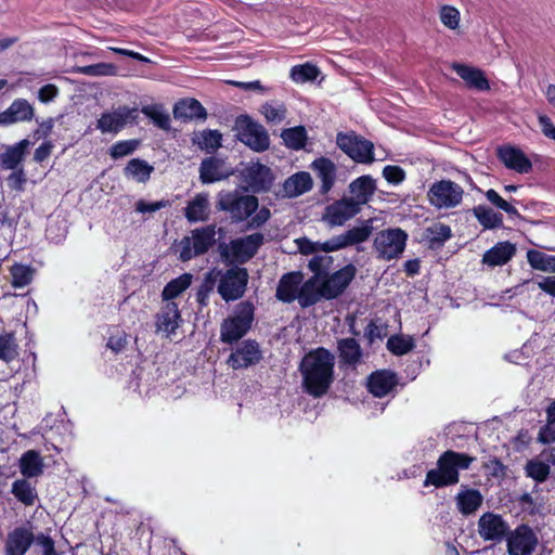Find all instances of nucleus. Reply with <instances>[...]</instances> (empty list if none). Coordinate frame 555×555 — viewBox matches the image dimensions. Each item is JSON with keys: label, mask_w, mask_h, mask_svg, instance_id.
I'll use <instances>...</instances> for the list:
<instances>
[{"label": "nucleus", "mask_w": 555, "mask_h": 555, "mask_svg": "<svg viewBox=\"0 0 555 555\" xmlns=\"http://www.w3.org/2000/svg\"><path fill=\"white\" fill-rule=\"evenodd\" d=\"M335 357L324 347H318L304 356L299 363L302 388L313 398L326 395L335 379Z\"/></svg>", "instance_id": "nucleus-1"}, {"label": "nucleus", "mask_w": 555, "mask_h": 555, "mask_svg": "<svg viewBox=\"0 0 555 555\" xmlns=\"http://www.w3.org/2000/svg\"><path fill=\"white\" fill-rule=\"evenodd\" d=\"M475 460L467 453L447 450L439 455L437 467L426 473L423 486L437 489L454 486L460 481V470L468 469Z\"/></svg>", "instance_id": "nucleus-2"}, {"label": "nucleus", "mask_w": 555, "mask_h": 555, "mask_svg": "<svg viewBox=\"0 0 555 555\" xmlns=\"http://www.w3.org/2000/svg\"><path fill=\"white\" fill-rule=\"evenodd\" d=\"M254 320V304L249 300L241 301L235 306L233 315L222 321L220 326V340L228 345L237 343L251 328Z\"/></svg>", "instance_id": "nucleus-3"}, {"label": "nucleus", "mask_w": 555, "mask_h": 555, "mask_svg": "<svg viewBox=\"0 0 555 555\" xmlns=\"http://www.w3.org/2000/svg\"><path fill=\"white\" fill-rule=\"evenodd\" d=\"M263 244L261 233H253L241 238H235L230 244L221 243L219 253L222 261L228 266H237L248 262Z\"/></svg>", "instance_id": "nucleus-4"}, {"label": "nucleus", "mask_w": 555, "mask_h": 555, "mask_svg": "<svg viewBox=\"0 0 555 555\" xmlns=\"http://www.w3.org/2000/svg\"><path fill=\"white\" fill-rule=\"evenodd\" d=\"M236 139L257 153L266 152L270 147V135L267 129L247 114L238 115L234 120Z\"/></svg>", "instance_id": "nucleus-5"}, {"label": "nucleus", "mask_w": 555, "mask_h": 555, "mask_svg": "<svg viewBox=\"0 0 555 555\" xmlns=\"http://www.w3.org/2000/svg\"><path fill=\"white\" fill-rule=\"evenodd\" d=\"M215 276L218 280L217 292L225 302L238 300L245 295L249 280L246 268L231 266L224 271H215Z\"/></svg>", "instance_id": "nucleus-6"}, {"label": "nucleus", "mask_w": 555, "mask_h": 555, "mask_svg": "<svg viewBox=\"0 0 555 555\" xmlns=\"http://www.w3.org/2000/svg\"><path fill=\"white\" fill-rule=\"evenodd\" d=\"M216 244V225L209 224L191 231L179 242V259L186 262L208 253Z\"/></svg>", "instance_id": "nucleus-7"}, {"label": "nucleus", "mask_w": 555, "mask_h": 555, "mask_svg": "<svg viewBox=\"0 0 555 555\" xmlns=\"http://www.w3.org/2000/svg\"><path fill=\"white\" fill-rule=\"evenodd\" d=\"M259 202L255 195L241 194L237 191L219 194L217 208L229 214L233 222H242L258 209Z\"/></svg>", "instance_id": "nucleus-8"}, {"label": "nucleus", "mask_w": 555, "mask_h": 555, "mask_svg": "<svg viewBox=\"0 0 555 555\" xmlns=\"http://www.w3.org/2000/svg\"><path fill=\"white\" fill-rule=\"evenodd\" d=\"M336 144L356 163L371 164L375 159L374 144L370 140L358 135L354 131L338 132Z\"/></svg>", "instance_id": "nucleus-9"}, {"label": "nucleus", "mask_w": 555, "mask_h": 555, "mask_svg": "<svg viewBox=\"0 0 555 555\" xmlns=\"http://www.w3.org/2000/svg\"><path fill=\"white\" fill-rule=\"evenodd\" d=\"M408 237V233L401 228H388L376 234L373 247L378 253V258L389 261L404 251Z\"/></svg>", "instance_id": "nucleus-10"}, {"label": "nucleus", "mask_w": 555, "mask_h": 555, "mask_svg": "<svg viewBox=\"0 0 555 555\" xmlns=\"http://www.w3.org/2000/svg\"><path fill=\"white\" fill-rule=\"evenodd\" d=\"M463 195L464 190L460 184L446 179L434 182L427 192L430 205L439 209L459 206L462 203Z\"/></svg>", "instance_id": "nucleus-11"}, {"label": "nucleus", "mask_w": 555, "mask_h": 555, "mask_svg": "<svg viewBox=\"0 0 555 555\" xmlns=\"http://www.w3.org/2000/svg\"><path fill=\"white\" fill-rule=\"evenodd\" d=\"M505 540L508 555H531L539 543L535 532L527 524L509 529Z\"/></svg>", "instance_id": "nucleus-12"}, {"label": "nucleus", "mask_w": 555, "mask_h": 555, "mask_svg": "<svg viewBox=\"0 0 555 555\" xmlns=\"http://www.w3.org/2000/svg\"><path fill=\"white\" fill-rule=\"evenodd\" d=\"M138 109L127 105L118 106L113 112H104L96 120V128L102 133H118L128 122H133L138 118Z\"/></svg>", "instance_id": "nucleus-13"}, {"label": "nucleus", "mask_w": 555, "mask_h": 555, "mask_svg": "<svg viewBox=\"0 0 555 555\" xmlns=\"http://www.w3.org/2000/svg\"><path fill=\"white\" fill-rule=\"evenodd\" d=\"M360 211L361 209L352 199H348L344 196L325 206L322 214V221L330 228L341 227Z\"/></svg>", "instance_id": "nucleus-14"}, {"label": "nucleus", "mask_w": 555, "mask_h": 555, "mask_svg": "<svg viewBox=\"0 0 555 555\" xmlns=\"http://www.w3.org/2000/svg\"><path fill=\"white\" fill-rule=\"evenodd\" d=\"M357 274V268L352 263H348L339 270L328 273L326 278L321 280L327 300H333L341 296L351 284Z\"/></svg>", "instance_id": "nucleus-15"}, {"label": "nucleus", "mask_w": 555, "mask_h": 555, "mask_svg": "<svg viewBox=\"0 0 555 555\" xmlns=\"http://www.w3.org/2000/svg\"><path fill=\"white\" fill-rule=\"evenodd\" d=\"M262 359V351L255 339H246L231 352L227 363L233 370H243L258 364Z\"/></svg>", "instance_id": "nucleus-16"}, {"label": "nucleus", "mask_w": 555, "mask_h": 555, "mask_svg": "<svg viewBox=\"0 0 555 555\" xmlns=\"http://www.w3.org/2000/svg\"><path fill=\"white\" fill-rule=\"evenodd\" d=\"M508 531V524L499 514L487 512L478 520V533L485 541L501 542Z\"/></svg>", "instance_id": "nucleus-17"}, {"label": "nucleus", "mask_w": 555, "mask_h": 555, "mask_svg": "<svg viewBox=\"0 0 555 555\" xmlns=\"http://www.w3.org/2000/svg\"><path fill=\"white\" fill-rule=\"evenodd\" d=\"M399 384L397 374L390 370H377L367 376L366 388L375 398H384Z\"/></svg>", "instance_id": "nucleus-18"}, {"label": "nucleus", "mask_w": 555, "mask_h": 555, "mask_svg": "<svg viewBox=\"0 0 555 555\" xmlns=\"http://www.w3.org/2000/svg\"><path fill=\"white\" fill-rule=\"evenodd\" d=\"M181 322L182 317L177 302H164L155 314L156 332L164 333L167 337L176 333Z\"/></svg>", "instance_id": "nucleus-19"}, {"label": "nucleus", "mask_w": 555, "mask_h": 555, "mask_svg": "<svg viewBox=\"0 0 555 555\" xmlns=\"http://www.w3.org/2000/svg\"><path fill=\"white\" fill-rule=\"evenodd\" d=\"M35 542V535L29 528L16 527L7 535L4 555H25Z\"/></svg>", "instance_id": "nucleus-20"}, {"label": "nucleus", "mask_w": 555, "mask_h": 555, "mask_svg": "<svg viewBox=\"0 0 555 555\" xmlns=\"http://www.w3.org/2000/svg\"><path fill=\"white\" fill-rule=\"evenodd\" d=\"M245 181L255 193L268 192L273 185L274 176L271 168L256 163L246 168Z\"/></svg>", "instance_id": "nucleus-21"}, {"label": "nucleus", "mask_w": 555, "mask_h": 555, "mask_svg": "<svg viewBox=\"0 0 555 555\" xmlns=\"http://www.w3.org/2000/svg\"><path fill=\"white\" fill-rule=\"evenodd\" d=\"M304 274L301 271H291L283 274L278 283L275 297L285 304L298 299L299 288L302 284Z\"/></svg>", "instance_id": "nucleus-22"}, {"label": "nucleus", "mask_w": 555, "mask_h": 555, "mask_svg": "<svg viewBox=\"0 0 555 555\" xmlns=\"http://www.w3.org/2000/svg\"><path fill=\"white\" fill-rule=\"evenodd\" d=\"M498 157L506 168L518 173H529L532 170L531 160L518 147L501 146L498 150Z\"/></svg>", "instance_id": "nucleus-23"}, {"label": "nucleus", "mask_w": 555, "mask_h": 555, "mask_svg": "<svg viewBox=\"0 0 555 555\" xmlns=\"http://www.w3.org/2000/svg\"><path fill=\"white\" fill-rule=\"evenodd\" d=\"M452 69L465 81L468 89L477 91L490 90L489 79L482 69L462 63H453Z\"/></svg>", "instance_id": "nucleus-24"}, {"label": "nucleus", "mask_w": 555, "mask_h": 555, "mask_svg": "<svg viewBox=\"0 0 555 555\" xmlns=\"http://www.w3.org/2000/svg\"><path fill=\"white\" fill-rule=\"evenodd\" d=\"M373 232L372 220L369 219L361 227H353L345 233L333 236L332 243L336 250L366 242Z\"/></svg>", "instance_id": "nucleus-25"}, {"label": "nucleus", "mask_w": 555, "mask_h": 555, "mask_svg": "<svg viewBox=\"0 0 555 555\" xmlns=\"http://www.w3.org/2000/svg\"><path fill=\"white\" fill-rule=\"evenodd\" d=\"M173 118L183 122L194 119L205 120L207 111L202 103L194 98L179 100L172 109Z\"/></svg>", "instance_id": "nucleus-26"}, {"label": "nucleus", "mask_w": 555, "mask_h": 555, "mask_svg": "<svg viewBox=\"0 0 555 555\" xmlns=\"http://www.w3.org/2000/svg\"><path fill=\"white\" fill-rule=\"evenodd\" d=\"M348 190L351 196L347 198L352 199L362 209V206L367 204L374 195L376 183L371 176L364 175L351 181Z\"/></svg>", "instance_id": "nucleus-27"}, {"label": "nucleus", "mask_w": 555, "mask_h": 555, "mask_svg": "<svg viewBox=\"0 0 555 555\" xmlns=\"http://www.w3.org/2000/svg\"><path fill=\"white\" fill-rule=\"evenodd\" d=\"M30 145L29 140L23 139L13 145H8L0 154V168L14 170L23 168V162Z\"/></svg>", "instance_id": "nucleus-28"}, {"label": "nucleus", "mask_w": 555, "mask_h": 555, "mask_svg": "<svg viewBox=\"0 0 555 555\" xmlns=\"http://www.w3.org/2000/svg\"><path fill=\"white\" fill-rule=\"evenodd\" d=\"M321 280L310 276L304 281L299 288L298 304L301 308H309L318 304L321 299L327 300V294Z\"/></svg>", "instance_id": "nucleus-29"}, {"label": "nucleus", "mask_w": 555, "mask_h": 555, "mask_svg": "<svg viewBox=\"0 0 555 555\" xmlns=\"http://www.w3.org/2000/svg\"><path fill=\"white\" fill-rule=\"evenodd\" d=\"M311 168L315 171L317 177L321 180L320 194L326 195L335 184L336 166L327 157H319L311 164Z\"/></svg>", "instance_id": "nucleus-30"}, {"label": "nucleus", "mask_w": 555, "mask_h": 555, "mask_svg": "<svg viewBox=\"0 0 555 555\" xmlns=\"http://www.w3.org/2000/svg\"><path fill=\"white\" fill-rule=\"evenodd\" d=\"M517 248L514 243L503 241L496 243L488 249L482 256V262L490 267L506 264L516 254Z\"/></svg>", "instance_id": "nucleus-31"}, {"label": "nucleus", "mask_w": 555, "mask_h": 555, "mask_svg": "<svg viewBox=\"0 0 555 555\" xmlns=\"http://www.w3.org/2000/svg\"><path fill=\"white\" fill-rule=\"evenodd\" d=\"M337 351L340 364L347 366H356L363 356L362 348L354 337L338 339Z\"/></svg>", "instance_id": "nucleus-32"}, {"label": "nucleus", "mask_w": 555, "mask_h": 555, "mask_svg": "<svg viewBox=\"0 0 555 555\" xmlns=\"http://www.w3.org/2000/svg\"><path fill=\"white\" fill-rule=\"evenodd\" d=\"M451 237V227L441 222H437L425 228L423 232V241L427 243V246L430 249L441 248Z\"/></svg>", "instance_id": "nucleus-33"}, {"label": "nucleus", "mask_w": 555, "mask_h": 555, "mask_svg": "<svg viewBox=\"0 0 555 555\" xmlns=\"http://www.w3.org/2000/svg\"><path fill=\"white\" fill-rule=\"evenodd\" d=\"M3 117L8 125L30 121L34 118V108L25 99H16L4 111Z\"/></svg>", "instance_id": "nucleus-34"}, {"label": "nucleus", "mask_w": 555, "mask_h": 555, "mask_svg": "<svg viewBox=\"0 0 555 555\" xmlns=\"http://www.w3.org/2000/svg\"><path fill=\"white\" fill-rule=\"evenodd\" d=\"M44 463L36 450L24 452L20 459V472L25 478H36L43 474Z\"/></svg>", "instance_id": "nucleus-35"}, {"label": "nucleus", "mask_w": 555, "mask_h": 555, "mask_svg": "<svg viewBox=\"0 0 555 555\" xmlns=\"http://www.w3.org/2000/svg\"><path fill=\"white\" fill-rule=\"evenodd\" d=\"M223 160L215 156L204 158L199 167V179L204 184H210L228 177L222 172Z\"/></svg>", "instance_id": "nucleus-36"}, {"label": "nucleus", "mask_w": 555, "mask_h": 555, "mask_svg": "<svg viewBox=\"0 0 555 555\" xmlns=\"http://www.w3.org/2000/svg\"><path fill=\"white\" fill-rule=\"evenodd\" d=\"M184 217L191 223L206 221L209 218V202L206 194L198 193L184 208Z\"/></svg>", "instance_id": "nucleus-37"}, {"label": "nucleus", "mask_w": 555, "mask_h": 555, "mask_svg": "<svg viewBox=\"0 0 555 555\" xmlns=\"http://www.w3.org/2000/svg\"><path fill=\"white\" fill-rule=\"evenodd\" d=\"M455 501L459 512L464 516H468L482 505L483 498L479 490L466 489L456 494Z\"/></svg>", "instance_id": "nucleus-38"}, {"label": "nucleus", "mask_w": 555, "mask_h": 555, "mask_svg": "<svg viewBox=\"0 0 555 555\" xmlns=\"http://www.w3.org/2000/svg\"><path fill=\"white\" fill-rule=\"evenodd\" d=\"M154 167L141 158H132L124 168V176L127 179H133L139 183H145L150 180Z\"/></svg>", "instance_id": "nucleus-39"}, {"label": "nucleus", "mask_w": 555, "mask_h": 555, "mask_svg": "<svg viewBox=\"0 0 555 555\" xmlns=\"http://www.w3.org/2000/svg\"><path fill=\"white\" fill-rule=\"evenodd\" d=\"M313 186V181L309 172L298 171L286 179L284 183L285 191L291 196H298L308 191Z\"/></svg>", "instance_id": "nucleus-40"}, {"label": "nucleus", "mask_w": 555, "mask_h": 555, "mask_svg": "<svg viewBox=\"0 0 555 555\" xmlns=\"http://www.w3.org/2000/svg\"><path fill=\"white\" fill-rule=\"evenodd\" d=\"M192 283V275L190 273H183L176 279L169 281L163 292L162 299L164 302H175L173 299L179 297L185 292Z\"/></svg>", "instance_id": "nucleus-41"}, {"label": "nucleus", "mask_w": 555, "mask_h": 555, "mask_svg": "<svg viewBox=\"0 0 555 555\" xmlns=\"http://www.w3.org/2000/svg\"><path fill=\"white\" fill-rule=\"evenodd\" d=\"M29 478L16 479L12 483L11 492L16 498L17 501L23 503L26 506H31L35 504L38 495L36 488L31 486L28 481Z\"/></svg>", "instance_id": "nucleus-42"}, {"label": "nucleus", "mask_w": 555, "mask_h": 555, "mask_svg": "<svg viewBox=\"0 0 555 555\" xmlns=\"http://www.w3.org/2000/svg\"><path fill=\"white\" fill-rule=\"evenodd\" d=\"M474 216L485 229H496L503 227V216L492 208L478 205L473 208Z\"/></svg>", "instance_id": "nucleus-43"}, {"label": "nucleus", "mask_w": 555, "mask_h": 555, "mask_svg": "<svg viewBox=\"0 0 555 555\" xmlns=\"http://www.w3.org/2000/svg\"><path fill=\"white\" fill-rule=\"evenodd\" d=\"M527 260L534 270L555 273V256L547 255L537 249L527 251Z\"/></svg>", "instance_id": "nucleus-44"}, {"label": "nucleus", "mask_w": 555, "mask_h": 555, "mask_svg": "<svg viewBox=\"0 0 555 555\" xmlns=\"http://www.w3.org/2000/svg\"><path fill=\"white\" fill-rule=\"evenodd\" d=\"M281 138L287 147L299 151L306 146L307 131L304 126L286 128L282 131Z\"/></svg>", "instance_id": "nucleus-45"}, {"label": "nucleus", "mask_w": 555, "mask_h": 555, "mask_svg": "<svg viewBox=\"0 0 555 555\" xmlns=\"http://www.w3.org/2000/svg\"><path fill=\"white\" fill-rule=\"evenodd\" d=\"M10 274L12 276V286L14 288H22L31 283L35 270L30 266L14 263L10 268Z\"/></svg>", "instance_id": "nucleus-46"}, {"label": "nucleus", "mask_w": 555, "mask_h": 555, "mask_svg": "<svg viewBox=\"0 0 555 555\" xmlns=\"http://www.w3.org/2000/svg\"><path fill=\"white\" fill-rule=\"evenodd\" d=\"M415 348L414 338L395 334L387 340V349L395 356H404Z\"/></svg>", "instance_id": "nucleus-47"}, {"label": "nucleus", "mask_w": 555, "mask_h": 555, "mask_svg": "<svg viewBox=\"0 0 555 555\" xmlns=\"http://www.w3.org/2000/svg\"><path fill=\"white\" fill-rule=\"evenodd\" d=\"M259 112L268 124H280L287 116V108L284 103L266 102L261 105Z\"/></svg>", "instance_id": "nucleus-48"}, {"label": "nucleus", "mask_w": 555, "mask_h": 555, "mask_svg": "<svg viewBox=\"0 0 555 555\" xmlns=\"http://www.w3.org/2000/svg\"><path fill=\"white\" fill-rule=\"evenodd\" d=\"M334 259L332 256H313L309 262L308 268L313 273V278L318 280H323L327 276L331 269L333 268Z\"/></svg>", "instance_id": "nucleus-49"}, {"label": "nucleus", "mask_w": 555, "mask_h": 555, "mask_svg": "<svg viewBox=\"0 0 555 555\" xmlns=\"http://www.w3.org/2000/svg\"><path fill=\"white\" fill-rule=\"evenodd\" d=\"M525 473L527 477L532 478L538 483H542L547 480L551 468L548 464L540 460L532 459L527 462Z\"/></svg>", "instance_id": "nucleus-50"}, {"label": "nucleus", "mask_w": 555, "mask_h": 555, "mask_svg": "<svg viewBox=\"0 0 555 555\" xmlns=\"http://www.w3.org/2000/svg\"><path fill=\"white\" fill-rule=\"evenodd\" d=\"M142 114L150 118L155 126L163 130L170 129V117L165 113L160 105H145L141 109Z\"/></svg>", "instance_id": "nucleus-51"}, {"label": "nucleus", "mask_w": 555, "mask_h": 555, "mask_svg": "<svg viewBox=\"0 0 555 555\" xmlns=\"http://www.w3.org/2000/svg\"><path fill=\"white\" fill-rule=\"evenodd\" d=\"M319 74V68L311 63L296 65L291 69V78L297 83L313 81L318 78Z\"/></svg>", "instance_id": "nucleus-52"}, {"label": "nucleus", "mask_w": 555, "mask_h": 555, "mask_svg": "<svg viewBox=\"0 0 555 555\" xmlns=\"http://www.w3.org/2000/svg\"><path fill=\"white\" fill-rule=\"evenodd\" d=\"M18 356V346L13 333L0 334V360L9 363Z\"/></svg>", "instance_id": "nucleus-53"}, {"label": "nucleus", "mask_w": 555, "mask_h": 555, "mask_svg": "<svg viewBox=\"0 0 555 555\" xmlns=\"http://www.w3.org/2000/svg\"><path fill=\"white\" fill-rule=\"evenodd\" d=\"M217 282L215 271H210L205 274L203 282L198 286L195 297L196 301L202 307H206L209 302V295L214 292Z\"/></svg>", "instance_id": "nucleus-54"}, {"label": "nucleus", "mask_w": 555, "mask_h": 555, "mask_svg": "<svg viewBox=\"0 0 555 555\" xmlns=\"http://www.w3.org/2000/svg\"><path fill=\"white\" fill-rule=\"evenodd\" d=\"M141 141L138 139L117 141L109 147V156L113 159H119L131 155L134 151L138 150Z\"/></svg>", "instance_id": "nucleus-55"}, {"label": "nucleus", "mask_w": 555, "mask_h": 555, "mask_svg": "<svg viewBox=\"0 0 555 555\" xmlns=\"http://www.w3.org/2000/svg\"><path fill=\"white\" fill-rule=\"evenodd\" d=\"M75 72L78 74L92 77L112 76L116 74V66L112 63H96L91 65L78 66L76 67Z\"/></svg>", "instance_id": "nucleus-56"}, {"label": "nucleus", "mask_w": 555, "mask_h": 555, "mask_svg": "<svg viewBox=\"0 0 555 555\" xmlns=\"http://www.w3.org/2000/svg\"><path fill=\"white\" fill-rule=\"evenodd\" d=\"M388 334V326L380 319H371L364 328V337L369 344H373L375 339H383Z\"/></svg>", "instance_id": "nucleus-57"}, {"label": "nucleus", "mask_w": 555, "mask_h": 555, "mask_svg": "<svg viewBox=\"0 0 555 555\" xmlns=\"http://www.w3.org/2000/svg\"><path fill=\"white\" fill-rule=\"evenodd\" d=\"M201 137L202 141L198 144L201 149L206 150L208 153H214L221 146L222 134L219 130H204Z\"/></svg>", "instance_id": "nucleus-58"}, {"label": "nucleus", "mask_w": 555, "mask_h": 555, "mask_svg": "<svg viewBox=\"0 0 555 555\" xmlns=\"http://www.w3.org/2000/svg\"><path fill=\"white\" fill-rule=\"evenodd\" d=\"M441 23L449 29H456L460 25V11L452 5H442L439 12Z\"/></svg>", "instance_id": "nucleus-59"}, {"label": "nucleus", "mask_w": 555, "mask_h": 555, "mask_svg": "<svg viewBox=\"0 0 555 555\" xmlns=\"http://www.w3.org/2000/svg\"><path fill=\"white\" fill-rule=\"evenodd\" d=\"M27 183V175L24 167L14 169L7 178V184L11 191L24 192Z\"/></svg>", "instance_id": "nucleus-60"}, {"label": "nucleus", "mask_w": 555, "mask_h": 555, "mask_svg": "<svg viewBox=\"0 0 555 555\" xmlns=\"http://www.w3.org/2000/svg\"><path fill=\"white\" fill-rule=\"evenodd\" d=\"M127 345V334L125 331L116 328L107 339L106 347L114 353H119Z\"/></svg>", "instance_id": "nucleus-61"}, {"label": "nucleus", "mask_w": 555, "mask_h": 555, "mask_svg": "<svg viewBox=\"0 0 555 555\" xmlns=\"http://www.w3.org/2000/svg\"><path fill=\"white\" fill-rule=\"evenodd\" d=\"M383 177L388 183L400 184L405 179V171L397 165H387L383 169Z\"/></svg>", "instance_id": "nucleus-62"}, {"label": "nucleus", "mask_w": 555, "mask_h": 555, "mask_svg": "<svg viewBox=\"0 0 555 555\" xmlns=\"http://www.w3.org/2000/svg\"><path fill=\"white\" fill-rule=\"evenodd\" d=\"M170 206V202L168 199H162L158 202L147 203L144 199H140L135 204V210L142 214L145 212H155L162 208H166Z\"/></svg>", "instance_id": "nucleus-63"}, {"label": "nucleus", "mask_w": 555, "mask_h": 555, "mask_svg": "<svg viewBox=\"0 0 555 555\" xmlns=\"http://www.w3.org/2000/svg\"><path fill=\"white\" fill-rule=\"evenodd\" d=\"M37 544L42 546L41 555H61L55 548L54 540L44 533H39L35 537Z\"/></svg>", "instance_id": "nucleus-64"}]
</instances>
